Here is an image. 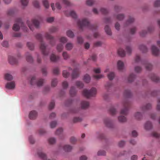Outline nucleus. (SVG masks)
Listing matches in <instances>:
<instances>
[{
	"label": "nucleus",
	"mask_w": 160,
	"mask_h": 160,
	"mask_svg": "<svg viewBox=\"0 0 160 160\" xmlns=\"http://www.w3.org/2000/svg\"><path fill=\"white\" fill-rule=\"evenodd\" d=\"M48 141L49 144H52L55 143L56 139L54 138H51L48 139Z\"/></svg>",
	"instance_id": "obj_54"
},
{
	"label": "nucleus",
	"mask_w": 160,
	"mask_h": 160,
	"mask_svg": "<svg viewBox=\"0 0 160 160\" xmlns=\"http://www.w3.org/2000/svg\"><path fill=\"white\" fill-rule=\"evenodd\" d=\"M73 47V45L72 43H68L66 45L65 48L67 50H70L72 49Z\"/></svg>",
	"instance_id": "obj_30"
},
{
	"label": "nucleus",
	"mask_w": 160,
	"mask_h": 160,
	"mask_svg": "<svg viewBox=\"0 0 160 160\" xmlns=\"http://www.w3.org/2000/svg\"><path fill=\"white\" fill-rule=\"evenodd\" d=\"M58 29L57 27L53 26L49 28V31L51 33H53L57 31Z\"/></svg>",
	"instance_id": "obj_47"
},
{
	"label": "nucleus",
	"mask_w": 160,
	"mask_h": 160,
	"mask_svg": "<svg viewBox=\"0 0 160 160\" xmlns=\"http://www.w3.org/2000/svg\"><path fill=\"white\" fill-rule=\"evenodd\" d=\"M124 18V16L123 14H119L116 16V18L119 20H122Z\"/></svg>",
	"instance_id": "obj_51"
},
{
	"label": "nucleus",
	"mask_w": 160,
	"mask_h": 160,
	"mask_svg": "<svg viewBox=\"0 0 160 160\" xmlns=\"http://www.w3.org/2000/svg\"><path fill=\"white\" fill-rule=\"evenodd\" d=\"M77 91L74 87L72 86L71 87L69 93L71 96L73 97L76 95L77 93Z\"/></svg>",
	"instance_id": "obj_23"
},
{
	"label": "nucleus",
	"mask_w": 160,
	"mask_h": 160,
	"mask_svg": "<svg viewBox=\"0 0 160 160\" xmlns=\"http://www.w3.org/2000/svg\"><path fill=\"white\" fill-rule=\"evenodd\" d=\"M124 108L122 109L120 112V114L122 115H126L128 113V108L129 106V103L127 100H125L123 102Z\"/></svg>",
	"instance_id": "obj_6"
},
{
	"label": "nucleus",
	"mask_w": 160,
	"mask_h": 160,
	"mask_svg": "<svg viewBox=\"0 0 160 160\" xmlns=\"http://www.w3.org/2000/svg\"><path fill=\"white\" fill-rule=\"evenodd\" d=\"M139 49L143 52H145L148 51L147 47L143 45H141L139 47Z\"/></svg>",
	"instance_id": "obj_35"
},
{
	"label": "nucleus",
	"mask_w": 160,
	"mask_h": 160,
	"mask_svg": "<svg viewBox=\"0 0 160 160\" xmlns=\"http://www.w3.org/2000/svg\"><path fill=\"white\" fill-rule=\"evenodd\" d=\"M79 74L80 72L79 69L77 68H74L72 74V79L77 78L79 76Z\"/></svg>",
	"instance_id": "obj_9"
},
{
	"label": "nucleus",
	"mask_w": 160,
	"mask_h": 160,
	"mask_svg": "<svg viewBox=\"0 0 160 160\" xmlns=\"http://www.w3.org/2000/svg\"><path fill=\"white\" fill-rule=\"evenodd\" d=\"M114 9L116 11L119 12L121 11L122 8L121 6L116 5L114 7Z\"/></svg>",
	"instance_id": "obj_55"
},
{
	"label": "nucleus",
	"mask_w": 160,
	"mask_h": 160,
	"mask_svg": "<svg viewBox=\"0 0 160 160\" xmlns=\"http://www.w3.org/2000/svg\"><path fill=\"white\" fill-rule=\"evenodd\" d=\"M152 54L154 56H158L159 53V49L155 45H152L151 47Z\"/></svg>",
	"instance_id": "obj_10"
},
{
	"label": "nucleus",
	"mask_w": 160,
	"mask_h": 160,
	"mask_svg": "<svg viewBox=\"0 0 160 160\" xmlns=\"http://www.w3.org/2000/svg\"><path fill=\"white\" fill-rule=\"evenodd\" d=\"M97 93V90L96 88H92L90 90L84 89L82 92L83 95L87 98L92 97H94Z\"/></svg>",
	"instance_id": "obj_3"
},
{
	"label": "nucleus",
	"mask_w": 160,
	"mask_h": 160,
	"mask_svg": "<svg viewBox=\"0 0 160 160\" xmlns=\"http://www.w3.org/2000/svg\"><path fill=\"white\" fill-rule=\"evenodd\" d=\"M27 61L30 63L33 62V59L31 55L29 52H27L25 54Z\"/></svg>",
	"instance_id": "obj_15"
},
{
	"label": "nucleus",
	"mask_w": 160,
	"mask_h": 160,
	"mask_svg": "<svg viewBox=\"0 0 160 160\" xmlns=\"http://www.w3.org/2000/svg\"><path fill=\"white\" fill-rule=\"evenodd\" d=\"M45 81V80L42 78H40L37 80L36 77L33 76L31 80V84L32 85L36 84L38 87H40L42 85Z\"/></svg>",
	"instance_id": "obj_4"
},
{
	"label": "nucleus",
	"mask_w": 160,
	"mask_h": 160,
	"mask_svg": "<svg viewBox=\"0 0 160 160\" xmlns=\"http://www.w3.org/2000/svg\"><path fill=\"white\" fill-rule=\"evenodd\" d=\"M59 59V57L58 56H56L54 54H52L50 56L51 61L53 62H56Z\"/></svg>",
	"instance_id": "obj_22"
},
{
	"label": "nucleus",
	"mask_w": 160,
	"mask_h": 160,
	"mask_svg": "<svg viewBox=\"0 0 160 160\" xmlns=\"http://www.w3.org/2000/svg\"><path fill=\"white\" fill-rule=\"evenodd\" d=\"M4 78L5 79L8 81H11L13 78L12 76L8 73H6L5 74Z\"/></svg>",
	"instance_id": "obj_27"
},
{
	"label": "nucleus",
	"mask_w": 160,
	"mask_h": 160,
	"mask_svg": "<svg viewBox=\"0 0 160 160\" xmlns=\"http://www.w3.org/2000/svg\"><path fill=\"white\" fill-rule=\"evenodd\" d=\"M42 3L45 8H48L49 7V4L47 0H43Z\"/></svg>",
	"instance_id": "obj_45"
},
{
	"label": "nucleus",
	"mask_w": 160,
	"mask_h": 160,
	"mask_svg": "<svg viewBox=\"0 0 160 160\" xmlns=\"http://www.w3.org/2000/svg\"><path fill=\"white\" fill-rule=\"evenodd\" d=\"M60 41L63 43H65L67 41V39L65 37H62L60 39Z\"/></svg>",
	"instance_id": "obj_64"
},
{
	"label": "nucleus",
	"mask_w": 160,
	"mask_h": 160,
	"mask_svg": "<svg viewBox=\"0 0 160 160\" xmlns=\"http://www.w3.org/2000/svg\"><path fill=\"white\" fill-rule=\"evenodd\" d=\"M109 112L111 115H114L116 113V110L113 107H112L109 110Z\"/></svg>",
	"instance_id": "obj_39"
},
{
	"label": "nucleus",
	"mask_w": 160,
	"mask_h": 160,
	"mask_svg": "<svg viewBox=\"0 0 160 160\" xmlns=\"http://www.w3.org/2000/svg\"><path fill=\"white\" fill-rule=\"evenodd\" d=\"M28 0H21V3L23 6H27L28 4Z\"/></svg>",
	"instance_id": "obj_60"
},
{
	"label": "nucleus",
	"mask_w": 160,
	"mask_h": 160,
	"mask_svg": "<svg viewBox=\"0 0 160 160\" xmlns=\"http://www.w3.org/2000/svg\"><path fill=\"white\" fill-rule=\"evenodd\" d=\"M38 156L43 160L47 159V156L46 154L41 151H39L38 152Z\"/></svg>",
	"instance_id": "obj_25"
},
{
	"label": "nucleus",
	"mask_w": 160,
	"mask_h": 160,
	"mask_svg": "<svg viewBox=\"0 0 160 160\" xmlns=\"http://www.w3.org/2000/svg\"><path fill=\"white\" fill-rule=\"evenodd\" d=\"M33 4L34 7L37 8H39L40 7V5L38 2L37 0H34L33 2Z\"/></svg>",
	"instance_id": "obj_49"
},
{
	"label": "nucleus",
	"mask_w": 160,
	"mask_h": 160,
	"mask_svg": "<svg viewBox=\"0 0 160 160\" xmlns=\"http://www.w3.org/2000/svg\"><path fill=\"white\" fill-rule=\"evenodd\" d=\"M134 117L136 119L139 120L142 118V115L140 112H137L135 114Z\"/></svg>",
	"instance_id": "obj_33"
},
{
	"label": "nucleus",
	"mask_w": 160,
	"mask_h": 160,
	"mask_svg": "<svg viewBox=\"0 0 160 160\" xmlns=\"http://www.w3.org/2000/svg\"><path fill=\"white\" fill-rule=\"evenodd\" d=\"M32 24L36 28H38L39 25V22L38 20L36 18H33L32 20Z\"/></svg>",
	"instance_id": "obj_24"
},
{
	"label": "nucleus",
	"mask_w": 160,
	"mask_h": 160,
	"mask_svg": "<svg viewBox=\"0 0 160 160\" xmlns=\"http://www.w3.org/2000/svg\"><path fill=\"white\" fill-rule=\"evenodd\" d=\"M117 68L120 71H122L124 68V64L121 61L119 60L117 62Z\"/></svg>",
	"instance_id": "obj_18"
},
{
	"label": "nucleus",
	"mask_w": 160,
	"mask_h": 160,
	"mask_svg": "<svg viewBox=\"0 0 160 160\" xmlns=\"http://www.w3.org/2000/svg\"><path fill=\"white\" fill-rule=\"evenodd\" d=\"M78 24L81 29H82L84 27H88L92 30L96 29L97 28L95 24L91 25L88 19L86 18H83L82 20H79L78 22Z\"/></svg>",
	"instance_id": "obj_1"
},
{
	"label": "nucleus",
	"mask_w": 160,
	"mask_h": 160,
	"mask_svg": "<svg viewBox=\"0 0 160 160\" xmlns=\"http://www.w3.org/2000/svg\"><path fill=\"white\" fill-rule=\"evenodd\" d=\"M90 77L88 74H86L83 78V80L86 83H89L90 80Z\"/></svg>",
	"instance_id": "obj_28"
},
{
	"label": "nucleus",
	"mask_w": 160,
	"mask_h": 160,
	"mask_svg": "<svg viewBox=\"0 0 160 160\" xmlns=\"http://www.w3.org/2000/svg\"><path fill=\"white\" fill-rule=\"evenodd\" d=\"M95 1L94 0H87L86 1V4L89 6H91L93 4Z\"/></svg>",
	"instance_id": "obj_53"
},
{
	"label": "nucleus",
	"mask_w": 160,
	"mask_h": 160,
	"mask_svg": "<svg viewBox=\"0 0 160 160\" xmlns=\"http://www.w3.org/2000/svg\"><path fill=\"white\" fill-rule=\"evenodd\" d=\"M63 150L66 152H70L72 149V147L70 145L66 144L63 147Z\"/></svg>",
	"instance_id": "obj_14"
},
{
	"label": "nucleus",
	"mask_w": 160,
	"mask_h": 160,
	"mask_svg": "<svg viewBox=\"0 0 160 160\" xmlns=\"http://www.w3.org/2000/svg\"><path fill=\"white\" fill-rule=\"evenodd\" d=\"M151 107V104L150 103L147 104L145 106L142 107V110H145L150 109Z\"/></svg>",
	"instance_id": "obj_56"
},
{
	"label": "nucleus",
	"mask_w": 160,
	"mask_h": 160,
	"mask_svg": "<svg viewBox=\"0 0 160 160\" xmlns=\"http://www.w3.org/2000/svg\"><path fill=\"white\" fill-rule=\"evenodd\" d=\"M58 81L56 78H54L52 81L51 85L52 87H55L57 84Z\"/></svg>",
	"instance_id": "obj_48"
},
{
	"label": "nucleus",
	"mask_w": 160,
	"mask_h": 160,
	"mask_svg": "<svg viewBox=\"0 0 160 160\" xmlns=\"http://www.w3.org/2000/svg\"><path fill=\"white\" fill-rule=\"evenodd\" d=\"M66 34L67 36L70 38H73L74 37L73 33L70 30L67 31Z\"/></svg>",
	"instance_id": "obj_40"
},
{
	"label": "nucleus",
	"mask_w": 160,
	"mask_h": 160,
	"mask_svg": "<svg viewBox=\"0 0 160 160\" xmlns=\"http://www.w3.org/2000/svg\"><path fill=\"white\" fill-rule=\"evenodd\" d=\"M146 69L148 70H151L152 68V65L151 64L146 62L144 64Z\"/></svg>",
	"instance_id": "obj_32"
},
{
	"label": "nucleus",
	"mask_w": 160,
	"mask_h": 160,
	"mask_svg": "<svg viewBox=\"0 0 160 160\" xmlns=\"http://www.w3.org/2000/svg\"><path fill=\"white\" fill-rule=\"evenodd\" d=\"M20 26L21 27H23L24 26V24L20 18H18L16 20L15 23L13 25L12 29L14 31H18L20 29Z\"/></svg>",
	"instance_id": "obj_5"
},
{
	"label": "nucleus",
	"mask_w": 160,
	"mask_h": 160,
	"mask_svg": "<svg viewBox=\"0 0 160 160\" xmlns=\"http://www.w3.org/2000/svg\"><path fill=\"white\" fill-rule=\"evenodd\" d=\"M65 13L67 16H71L74 18H77V15L74 11H71L68 13L67 12H65Z\"/></svg>",
	"instance_id": "obj_17"
},
{
	"label": "nucleus",
	"mask_w": 160,
	"mask_h": 160,
	"mask_svg": "<svg viewBox=\"0 0 160 160\" xmlns=\"http://www.w3.org/2000/svg\"><path fill=\"white\" fill-rule=\"evenodd\" d=\"M27 45L28 48L31 50H32L34 48L33 44L31 42H28L27 43Z\"/></svg>",
	"instance_id": "obj_50"
},
{
	"label": "nucleus",
	"mask_w": 160,
	"mask_h": 160,
	"mask_svg": "<svg viewBox=\"0 0 160 160\" xmlns=\"http://www.w3.org/2000/svg\"><path fill=\"white\" fill-rule=\"evenodd\" d=\"M93 77L96 79H99L102 78L104 77V76L102 74H99L93 75Z\"/></svg>",
	"instance_id": "obj_63"
},
{
	"label": "nucleus",
	"mask_w": 160,
	"mask_h": 160,
	"mask_svg": "<svg viewBox=\"0 0 160 160\" xmlns=\"http://www.w3.org/2000/svg\"><path fill=\"white\" fill-rule=\"evenodd\" d=\"M118 53L122 57H123L125 55L124 51L122 48H120L118 50Z\"/></svg>",
	"instance_id": "obj_31"
},
{
	"label": "nucleus",
	"mask_w": 160,
	"mask_h": 160,
	"mask_svg": "<svg viewBox=\"0 0 160 160\" xmlns=\"http://www.w3.org/2000/svg\"><path fill=\"white\" fill-rule=\"evenodd\" d=\"M153 30V28L152 27H149L148 28V31L147 32L143 30L140 32V35L141 36L143 37L147 33L151 32Z\"/></svg>",
	"instance_id": "obj_20"
},
{
	"label": "nucleus",
	"mask_w": 160,
	"mask_h": 160,
	"mask_svg": "<svg viewBox=\"0 0 160 160\" xmlns=\"http://www.w3.org/2000/svg\"><path fill=\"white\" fill-rule=\"evenodd\" d=\"M82 120V119L79 117H74L73 119V122L74 123H76L81 122Z\"/></svg>",
	"instance_id": "obj_37"
},
{
	"label": "nucleus",
	"mask_w": 160,
	"mask_h": 160,
	"mask_svg": "<svg viewBox=\"0 0 160 160\" xmlns=\"http://www.w3.org/2000/svg\"><path fill=\"white\" fill-rule=\"evenodd\" d=\"M118 120L120 122H124L126 121L127 119L124 116L121 115L118 117Z\"/></svg>",
	"instance_id": "obj_44"
},
{
	"label": "nucleus",
	"mask_w": 160,
	"mask_h": 160,
	"mask_svg": "<svg viewBox=\"0 0 160 160\" xmlns=\"http://www.w3.org/2000/svg\"><path fill=\"white\" fill-rule=\"evenodd\" d=\"M115 74L113 72H110L108 75V78L110 80H112L115 77Z\"/></svg>",
	"instance_id": "obj_43"
},
{
	"label": "nucleus",
	"mask_w": 160,
	"mask_h": 160,
	"mask_svg": "<svg viewBox=\"0 0 160 160\" xmlns=\"http://www.w3.org/2000/svg\"><path fill=\"white\" fill-rule=\"evenodd\" d=\"M112 85L113 84L111 82H108L105 84V87L106 89L107 90H108L112 87Z\"/></svg>",
	"instance_id": "obj_36"
},
{
	"label": "nucleus",
	"mask_w": 160,
	"mask_h": 160,
	"mask_svg": "<svg viewBox=\"0 0 160 160\" xmlns=\"http://www.w3.org/2000/svg\"><path fill=\"white\" fill-rule=\"evenodd\" d=\"M63 48V45L62 43L58 44L57 45V49L59 52H61L62 51Z\"/></svg>",
	"instance_id": "obj_41"
},
{
	"label": "nucleus",
	"mask_w": 160,
	"mask_h": 160,
	"mask_svg": "<svg viewBox=\"0 0 160 160\" xmlns=\"http://www.w3.org/2000/svg\"><path fill=\"white\" fill-rule=\"evenodd\" d=\"M152 126L151 122L149 121L147 122L145 124L144 128L146 130H149L152 128Z\"/></svg>",
	"instance_id": "obj_21"
},
{
	"label": "nucleus",
	"mask_w": 160,
	"mask_h": 160,
	"mask_svg": "<svg viewBox=\"0 0 160 160\" xmlns=\"http://www.w3.org/2000/svg\"><path fill=\"white\" fill-rule=\"evenodd\" d=\"M68 83L67 81H65L62 82V86L64 89L67 88L68 87Z\"/></svg>",
	"instance_id": "obj_62"
},
{
	"label": "nucleus",
	"mask_w": 160,
	"mask_h": 160,
	"mask_svg": "<svg viewBox=\"0 0 160 160\" xmlns=\"http://www.w3.org/2000/svg\"><path fill=\"white\" fill-rule=\"evenodd\" d=\"M124 95L126 97L128 98L131 96V93L129 90H126L124 91Z\"/></svg>",
	"instance_id": "obj_42"
},
{
	"label": "nucleus",
	"mask_w": 160,
	"mask_h": 160,
	"mask_svg": "<svg viewBox=\"0 0 160 160\" xmlns=\"http://www.w3.org/2000/svg\"><path fill=\"white\" fill-rule=\"evenodd\" d=\"M150 77L151 79L154 82H158L159 81V78L154 74H151Z\"/></svg>",
	"instance_id": "obj_19"
},
{
	"label": "nucleus",
	"mask_w": 160,
	"mask_h": 160,
	"mask_svg": "<svg viewBox=\"0 0 160 160\" xmlns=\"http://www.w3.org/2000/svg\"><path fill=\"white\" fill-rule=\"evenodd\" d=\"M55 102L54 101H52L50 103L49 106V108L50 109H53L54 107Z\"/></svg>",
	"instance_id": "obj_59"
},
{
	"label": "nucleus",
	"mask_w": 160,
	"mask_h": 160,
	"mask_svg": "<svg viewBox=\"0 0 160 160\" xmlns=\"http://www.w3.org/2000/svg\"><path fill=\"white\" fill-rule=\"evenodd\" d=\"M15 87V84L14 81L8 82L5 85V88L9 89H13Z\"/></svg>",
	"instance_id": "obj_11"
},
{
	"label": "nucleus",
	"mask_w": 160,
	"mask_h": 160,
	"mask_svg": "<svg viewBox=\"0 0 160 160\" xmlns=\"http://www.w3.org/2000/svg\"><path fill=\"white\" fill-rule=\"evenodd\" d=\"M76 85L78 88H82L84 86L83 83L82 82L78 81L76 82Z\"/></svg>",
	"instance_id": "obj_29"
},
{
	"label": "nucleus",
	"mask_w": 160,
	"mask_h": 160,
	"mask_svg": "<svg viewBox=\"0 0 160 160\" xmlns=\"http://www.w3.org/2000/svg\"><path fill=\"white\" fill-rule=\"evenodd\" d=\"M45 37L49 40L50 44L52 46L54 45L55 43V40L54 38L50 35L48 32H46L45 34Z\"/></svg>",
	"instance_id": "obj_7"
},
{
	"label": "nucleus",
	"mask_w": 160,
	"mask_h": 160,
	"mask_svg": "<svg viewBox=\"0 0 160 160\" xmlns=\"http://www.w3.org/2000/svg\"><path fill=\"white\" fill-rule=\"evenodd\" d=\"M89 106V102L86 101H82L81 103V106L82 109H86L88 108Z\"/></svg>",
	"instance_id": "obj_13"
},
{
	"label": "nucleus",
	"mask_w": 160,
	"mask_h": 160,
	"mask_svg": "<svg viewBox=\"0 0 160 160\" xmlns=\"http://www.w3.org/2000/svg\"><path fill=\"white\" fill-rule=\"evenodd\" d=\"M69 73L66 70H64L62 72V75L63 77L66 78L69 75Z\"/></svg>",
	"instance_id": "obj_58"
},
{
	"label": "nucleus",
	"mask_w": 160,
	"mask_h": 160,
	"mask_svg": "<svg viewBox=\"0 0 160 160\" xmlns=\"http://www.w3.org/2000/svg\"><path fill=\"white\" fill-rule=\"evenodd\" d=\"M104 122L105 125L108 128H112L113 124L112 121L108 118H105Z\"/></svg>",
	"instance_id": "obj_12"
},
{
	"label": "nucleus",
	"mask_w": 160,
	"mask_h": 160,
	"mask_svg": "<svg viewBox=\"0 0 160 160\" xmlns=\"http://www.w3.org/2000/svg\"><path fill=\"white\" fill-rule=\"evenodd\" d=\"M61 1L63 3L67 6H69L71 5V3L68 0H61Z\"/></svg>",
	"instance_id": "obj_61"
},
{
	"label": "nucleus",
	"mask_w": 160,
	"mask_h": 160,
	"mask_svg": "<svg viewBox=\"0 0 160 160\" xmlns=\"http://www.w3.org/2000/svg\"><path fill=\"white\" fill-rule=\"evenodd\" d=\"M135 78V76L134 74H130L128 78V82H132Z\"/></svg>",
	"instance_id": "obj_34"
},
{
	"label": "nucleus",
	"mask_w": 160,
	"mask_h": 160,
	"mask_svg": "<svg viewBox=\"0 0 160 160\" xmlns=\"http://www.w3.org/2000/svg\"><path fill=\"white\" fill-rule=\"evenodd\" d=\"M53 73L54 74L58 75L59 73V70L58 68L56 67L53 69Z\"/></svg>",
	"instance_id": "obj_57"
},
{
	"label": "nucleus",
	"mask_w": 160,
	"mask_h": 160,
	"mask_svg": "<svg viewBox=\"0 0 160 160\" xmlns=\"http://www.w3.org/2000/svg\"><path fill=\"white\" fill-rule=\"evenodd\" d=\"M37 116V113L35 111H31L29 114V117L31 119H35Z\"/></svg>",
	"instance_id": "obj_16"
},
{
	"label": "nucleus",
	"mask_w": 160,
	"mask_h": 160,
	"mask_svg": "<svg viewBox=\"0 0 160 160\" xmlns=\"http://www.w3.org/2000/svg\"><path fill=\"white\" fill-rule=\"evenodd\" d=\"M63 58L64 60H67L69 58L70 56L66 52H64L62 53Z\"/></svg>",
	"instance_id": "obj_38"
},
{
	"label": "nucleus",
	"mask_w": 160,
	"mask_h": 160,
	"mask_svg": "<svg viewBox=\"0 0 160 160\" xmlns=\"http://www.w3.org/2000/svg\"><path fill=\"white\" fill-rule=\"evenodd\" d=\"M105 30L107 34L109 35H112V32L111 29L108 25H106L105 27Z\"/></svg>",
	"instance_id": "obj_26"
},
{
	"label": "nucleus",
	"mask_w": 160,
	"mask_h": 160,
	"mask_svg": "<svg viewBox=\"0 0 160 160\" xmlns=\"http://www.w3.org/2000/svg\"><path fill=\"white\" fill-rule=\"evenodd\" d=\"M8 60L9 63L12 65L16 64L18 62V59L13 56H9Z\"/></svg>",
	"instance_id": "obj_8"
},
{
	"label": "nucleus",
	"mask_w": 160,
	"mask_h": 160,
	"mask_svg": "<svg viewBox=\"0 0 160 160\" xmlns=\"http://www.w3.org/2000/svg\"><path fill=\"white\" fill-rule=\"evenodd\" d=\"M134 19L133 17H130L126 22V25H128V24L132 23L134 21Z\"/></svg>",
	"instance_id": "obj_46"
},
{
	"label": "nucleus",
	"mask_w": 160,
	"mask_h": 160,
	"mask_svg": "<svg viewBox=\"0 0 160 160\" xmlns=\"http://www.w3.org/2000/svg\"><path fill=\"white\" fill-rule=\"evenodd\" d=\"M62 132L63 129L62 128H60L57 130L55 133L57 135H60L62 134Z\"/></svg>",
	"instance_id": "obj_52"
},
{
	"label": "nucleus",
	"mask_w": 160,
	"mask_h": 160,
	"mask_svg": "<svg viewBox=\"0 0 160 160\" xmlns=\"http://www.w3.org/2000/svg\"><path fill=\"white\" fill-rule=\"evenodd\" d=\"M36 38L40 42V48L42 54L45 56L48 55L49 52L46 50V46L45 45V43L43 41L42 35L40 33L37 34L36 35Z\"/></svg>",
	"instance_id": "obj_2"
}]
</instances>
